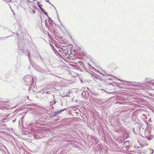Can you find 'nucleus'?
<instances>
[{
	"mask_svg": "<svg viewBox=\"0 0 154 154\" xmlns=\"http://www.w3.org/2000/svg\"><path fill=\"white\" fill-rule=\"evenodd\" d=\"M52 6L54 7V6L53 5H52Z\"/></svg>",
	"mask_w": 154,
	"mask_h": 154,
	"instance_id": "6ab92c4d",
	"label": "nucleus"
},
{
	"mask_svg": "<svg viewBox=\"0 0 154 154\" xmlns=\"http://www.w3.org/2000/svg\"><path fill=\"white\" fill-rule=\"evenodd\" d=\"M41 11L45 14H47V12L45 11L44 10L43 8H41Z\"/></svg>",
	"mask_w": 154,
	"mask_h": 154,
	"instance_id": "6e6552de",
	"label": "nucleus"
},
{
	"mask_svg": "<svg viewBox=\"0 0 154 154\" xmlns=\"http://www.w3.org/2000/svg\"><path fill=\"white\" fill-rule=\"evenodd\" d=\"M145 133L146 134L145 136L147 137H149L151 135L150 133L148 131H146Z\"/></svg>",
	"mask_w": 154,
	"mask_h": 154,
	"instance_id": "20e7f679",
	"label": "nucleus"
},
{
	"mask_svg": "<svg viewBox=\"0 0 154 154\" xmlns=\"http://www.w3.org/2000/svg\"><path fill=\"white\" fill-rule=\"evenodd\" d=\"M86 93H88V92L87 91H83L82 94V96L84 97L86 95Z\"/></svg>",
	"mask_w": 154,
	"mask_h": 154,
	"instance_id": "423d86ee",
	"label": "nucleus"
},
{
	"mask_svg": "<svg viewBox=\"0 0 154 154\" xmlns=\"http://www.w3.org/2000/svg\"><path fill=\"white\" fill-rule=\"evenodd\" d=\"M26 84L27 85H32L33 83V78L32 75H27L23 78Z\"/></svg>",
	"mask_w": 154,
	"mask_h": 154,
	"instance_id": "f257e3e1",
	"label": "nucleus"
},
{
	"mask_svg": "<svg viewBox=\"0 0 154 154\" xmlns=\"http://www.w3.org/2000/svg\"><path fill=\"white\" fill-rule=\"evenodd\" d=\"M38 6H39V8H40L41 10V8H42V5L41 4L39 5Z\"/></svg>",
	"mask_w": 154,
	"mask_h": 154,
	"instance_id": "1a4fd4ad",
	"label": "nucleus"
},
{
	"mask_svg": "<svg viewBox=\"0 0 154 154\" xmlns=\"http://www.w3.org/2000/svg\"><path fill=\"white\" fill-rule=\"evenodd\" d=\"M29 11L30 13L33 14H34L35 13V10L32 8H31L29 9Z\"/></svg>",
	"mask_w": 154,
	"mask_h": 154,
	"instance_id": "39448f33",
	"label": "nucleus"
},
{
	"mask_svg": "<svg viewBox=\"0 0 154 154\" xmlns=\"http://www.w3.org/2000/svg\"><path fill=\"white\" fill-rule=\"evenodd\" d=\"M19 51H18V53L19 54H21V53H23V50L22 49H20V47L19 46Z\"/></svg>",
	"mask_w": 154,
	"mask_h": 154,
	"instance_id": "0eeeda50",
	"label": "nucleus"
},
{
	"mask_svg": "<svg viewBox=\"0 0 154 154\" xmlns=\"http://www.w3.org/2000/svg\"><path fill=\"white\" fill-rule=\"evenodd\" d=\"M33 1H35V0H33Z\"/></svg>",
	"mask_w": 154,
	"mask_h": 154,
	"instance_id": "2eb2a0df",
	"label": "nucleus"
},
{
	"mask_svg": "<svg viewBox=\"0 0 154 154\" xmlns=\"http://www.w3.org/2000/svg\"><path fill=\"white\" fill-rule=\"evenodd\" d=\"M28 55L29 58V54H28Z\"/></svg>",
	"mask_w": 154,
	"mask_h": 154,
	"instance_id": "dca6fc26",
	"label": "nucleus"
},
{
	"mask_svg": "<svg viewBox=\"0 0 154 154\" xmlns=\"http://www.w3.org/2000/svg\"><path fill=\"white\" fill-rule=\"evenodd\" d=\"M46 1V2H48V3H50V4H50V3L48 2V1Z\"/></svg>",
	"mask_w": 154,
	"mask_h": 154,
	"instance_id": "4468645a",
	"label": "nucleus"
},
{
	"mask_svg": "<svg viewBox=\"0 0 154 154\" xmlns=\"http://www.w3.org/2000/svg\"><path fill=\"white\" fill-rule=\"evenodd\" d=\"M65 109H64L60 110L57 112H54V114H53V115L54 116H57L58 115H59L61 112Z\"/></svg>",
	"mask_w": 154,
	"mask_h": 154,
	"instance_id": "7ed1b4c3",
	"label": "nucleus"
},
{
	"mask_svg": "<svg viewBox=\"0 0 154 154\" xmlns=\"http://www.w3.org/2000/svg\"><path fill=\"white\" fill-rule=\"evenodd\" d=\"M34 69L42 73H46L49 72V70H46L45 69H43L42 67L38 65H36L35 66H34Z\"/></svg>",
	"mask_w": 154,
	"mask_h": 154,
	"instance_id": "f03ea898",
	"label": "nucleus"
},
{
	"mask_svg": "<svg viewBox=\"0 0 154 154\" xmlns=\"http://www.w3.org/2000/svg\"><path fill=\"white\" fill-rule=\"evenodd\" d=\"M133 130H134V132L135 133H136L135 132V128H134L133 129Z\"/></svg>",
	"mask_w": 154,
	"mask_h": 154,
	"instance_id": "ddd939ff",
	"label": "nucleus"
},
{
	"mask_svg": "<svg viewBox=\"0 0 154 154\" xmlns=\"http://www.w3.org/2000/svg\"><path fill=\"white\" fill-rule=\"evenodd\" d=\"M128 142V141H125L124 142V144L125 145H127V144H126V143H127Z\"/></svg>",
	"mask_w": 154,
	"mask_h": 154,
	"instance_id": "9d476101",
	"label": "nucleus"
},
{
	"mask_svg": "<svg viewBox=\"0 0 154 154\" xmlns=\"http://www.w3.org/2000/svg\"><path fill=\"white\" fill-rule=\"evenodd\" d=\"M128 141H129V140H128ZM128 143H129L128 142Z\"/></svg>",
	"mask_w": 154,
	"mask_h": 154,
	"instance_id": "aec40b11",
	"label": "nucleus"
},
{
	"mask_svg": "<svg viewBox=\"0 0 154 154\" xmlns=\"http://www.w3.org/2000/svg\"><path fill=\"white\" fill-rule=\"evenodd\" d=\"M116 78V79H117L118 80H119L120 81H122V80H121V79H118V78Z\"/></svg>",
	"mask_w": 154,
	"mask_h": 154,
	"instance_id": "f8f14e48",
	"label": "nucleus"
},
{
	"mask_svg": "<svg viewBox=\"0 0 154 154\" xmlns=\"http://www.w3.org/2000/svg\"><path fill=\"white\" fill-rule=\"evenodd\" d=\"M153 150H152V152H153Z\"/></svg>",
	"mask_w": 154,
	"mask_h": 154,
	"instance_id": "a211bd4d",
	"label": "nucleus"
},
{
	"mask_svg": "<svg viewBox=\"0 0 154 154\" xmlns=\"http://www.w3.org/2000/svg\"><path fill=\"white\" fill-rule=\"evenodd\" d=\"M152 82H151L150 83H151V84H152Z\"/></svg>",
	"mask_w": 154,
	"mask_h": 154,
	"instance_id": "f3484780",
	"label": "nucleus"
},
{
	"mask_svg": "<svg viewBox=\"0 0 154 154\" xmlns=\"http://www.w3.org/2000/svg\"><path fill=\"white\" fill-rule=\"evenodd\" d=\"M123 82H125L127 83H129L130 82H128V81H123Z\"/></svg>",
	"mask_w": 154,
	"mask_h": 154,
	"instance_id": "9b49d317",
	"label": "nucleus"
}]
</instances>
